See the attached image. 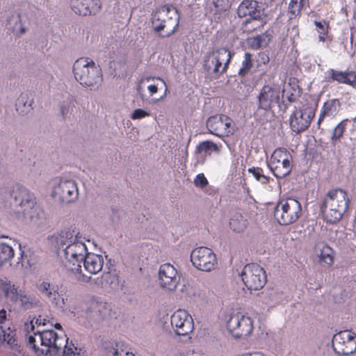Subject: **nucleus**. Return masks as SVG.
Listing matches in <instances>:
<instances>
[{
	"label": "nucleus",
	"mask_w": 356,
	"mask_h": 356,
	"mask_svg": "<svg viewBox=\"0 0 356 356\" xmlns=\"http://www.w3.org/2000/svg\"><path fill=\"white\" fill-rule=\"evenodd\" d=\"M54 238L58 255L66 260L67 270H79L80 266L76 264L77 258H82L87 251L86 238L76 227L63 230L55 234Z\"/></svg>",
	"instance_id": "1"
},
{
	"label": "nucleus",
	"mask_w": 356,
	"mask_h": 356,
	"mask_svg": "<svg viewBox=\"0 0 356 356\" xmlns=\"http://www.w3.org/2000/svg\"><path fill=\"white\" fill-rule=\"evenodd\" d=\"M5 198L12 207L16 208L18 214L21 213L25 219L29 220L33 224L42 226L45 223L44 212L37 207L35 197L26 188L16 184L9 190Z\"/></svg>",
	"instance_id": "2"
},
{
	"label": "nucleus",
	"mask_w": 356,
	"mask_h": 356,
	"mask_svg": "<svg viewBox=\"0 0 356 356\" xmlns=\"http://www.w3.org/2000/svg\"><path fill=\"white\" fill-rule=\"evenodd\" d=\"M25 330L33 332L28 336V343L39 356L59 354L65 344L66 335L60 336L53 330H35L33 321L25 324Z\"/></svg>",
	"instance_id": "3"
},
{
	"label": "nucleus",
	"mask_w": 356,
	"mask_h": 356,
	"mask_svg": "<svg viewBox=\"0 0 356 356\" xmlns=\"http://www.w3.org/2000/svg\"><path fill=\"white\" fill-rule=\"evenodd\" d=\"M349 202L344 190L336 188L328 191L320 206L324 220L330 224L339 222L347 211Z\"/></svg>",
	"instance_id": "4"
},
{
	"label": "nucleus",
	"mask_w": 356,
	"mask_h": 356,
	"mask_svg": "<svg viewBox=\"0 0 356 356\" xmlns=\"http://www.w3.org/2000/svg\"><path fill=\"white\" fill-rule=\"evenodd\" d=\"M0 291L13 305H17L23 310H29L42 306L39 298L33 293L19 289L7 277H0Z\"/></svg>",
	"instance_id": "5"
},
{
	"label": "nucleus",
	"mask_w": 356,
	"mask_h": 356,
	"mask_svg": "<svg viewBox=\"0 0 356 356\" xmlns=\"http://www.w3.org/2000/svg\"><path fill=\"white\" fill-rule=\"evenodd\" d=\"M73 73L81 85L90 88L91 90L98 88L103 80L99 65L88 58H81L74 62Z\"/></svg>",
	"instance_id": "6"
},
{
	"label": "nucleus",
	"mask_w": 356,
	"mask_h": 356,
	"mask_svg": "<svg viewBox=\"0 0 356 356\" xmlns=\"http://www.w3.org/2000/svg\"><path fill=\"white\" fill-rule=\"evenodd\" d=\"M179 23L177 10L170 6L160 7L152 15V27L161 38H168L175 33Z\"/></svg>",
	"instance_id": "7"
},
{
	"label": "nucleus",
	"mask_w": 356,
	"mask_h": 356,
	"mask_svg": "<svg viewBox=\"0 0 356 356\" xmlns=\"http://www.w3.org/2000/svg\"><path fill=\"white\" fill-rule=\"evenodd\" d=\"M109 305L102 301L92 300L81 312H72L79 321L86 327H92L102 322L109 314Z\"/></svg>",
	"instance_id": "8"
},
{
	"label": "nucleus",
	"mask_w": 356,
	"mask_h": 356,
	"mask_svg": "<svg viewBox=\"0 0 356 356\" xmlns=\"http://www.w3.org/2000/svg\"><path fill=\"white\" fill-rule=\"evenodd\" d=\"M232 55L225 48L215 49L207 53L204 59V69L209 75L216 79L224 73Z\"/></svg>",
	"instance_id": "9"
},
{
	"label": "nucleus",
	"mask_w": 356,
	"mask_h": 356,
	"mask_svg": "<svg viewBox=\"0 0 356 356\" xmlns=\"http://www.w3.org/2000/svg\"><path fill=\"white\" fill-rule=\"evenodd\" d=\"M302 211L300 202L290 197L279 201L274 211V216L280 225H289L300 218Z\"/></svg>",
	"instance_id": "10"
},
{
	"label": "nucleus",
	"mask_w": 356,
	"mask_h": 356,
	"mask_svg": "<svg viewBox=\"0 0 356 356\" xmlns=\"http://www.w3.org/2000/svg\"><path fill=\"white\" fill-rule=\"evenodd\" d=\"M104 258L101 254L88 252L87 250L82 258H77V263L80 267L79 270H69L74 274L79 282H88L90 276L83 273V270L90 275L97 274L103 268Z\"/></svg>",
	"instance_id": "11"
},
{
	"label": "nucleus",
	"mask_w": 356,
	"mask_h": 356,
	"mask_svg": "<svg viewBox=\"0 0 356 356\" xmlns=\"http://www.w3.org/2000/svg\"><path fill=\"white\" fill-rule=\"evenodd\" d=\"M285 92V88L281 90L280 87L277 85L267 84L264 86L257 97L258 108L268 111L275 105L280 106L281 99L286 108V104L284 99Z\"/></svg>",
	"instance_id": "12"
},
{
	"label": "nucleus",
	"mask_w": 356,
	"mask_h": 356,
	"mask_svg": "<svg viewBox=\"0 0 356 356\" xmlns=\"http://www.w3.org/2000/svg\"><path fill=\"white\" fill-rule=\"evenodd\" d=\"M240 276L243 284L250 291L262 289L267 282L265 270L254 263L246 264L241 272Z\"/></svg>",
	"instance_id": "13"
},
{
	"label": "nucleus",
	"mask_w": 356,
	"mask_h": 356,
	"mask_svg": "<svg viewBox=\"0 0 356 356\" xmlns=\"http://www.w3.org/2000/svg\"><path fill=\"white\" fill-rule=\"evenodd\" d=\"M191 261L198 270L210 272L217 265V259L213 251L207 247L195 248L191 253Z\"/></svg>",
	"instance_id": "14"
},
{
	"label": "nucleus",
	"mask_w": 356,
	"mask_h": 356,
	"mask_svg": "<svg viewBox=\"0 0 356 356\" xmlns=\"http://www.w3.org/2000/svg\"><path fill=\"white\" fill-rule=\"evenodd\" d=\"M56 181L51 193L54 198L67 203L74 202L78 198V188L74 180L60 179Z\"/></svg>",
	"instance_id": "15"
},
{
	"label": "nucleus",
	"mask_w": 356,
	"mask_h": 356,
	"mask_svg": "<svg viewBox=\"0 0 356 356\" xmlns=\"http://www.w3.org/2000/svg\"><path fill=\"white\" fill-rule=\"evenodd\" d=\"M227 327L234 337H245L253 330V321L250 316L238 312L230 316Z\"/></svg>",
	"instance_id": "16"
},
{
	"label": "nucleus",
	"mask_w": 356,
	"mask_h": 356,
	"mask_svg": "<svg viewBox=\"0 0 356 356\" xmlns=\"http://www.w3.org/2000/svg\"><path fill=\"white\" fill-rule=\"evenodd\" d=\"M332 347L335 353L348 355L356 351V334L350 330H343L334 335Z\"/></svg>",
	"instance_id": "17"
},
{
	"label": "nucleus",
	"mask_w": 356,
	"mask_h": 356,
	"mask_svg": "<svg viewBox=\"0 0 356 356\" xmlns=\"http://www.w3.org/2000/svg\"><path fill=\"white\" fill-rule=\"evenodd\" d=\"M35 287L42 298L50 302L53 307L63 309L65 301L58 292V285L44 280L38 282Z\"/></svg>",
	"instance_id": "18"
},
{
	"label": "nucleus",
	"mask_w": 356,
	"mask_h": 356,
	"mask_svg": "<svg viewBox=\"0 0 356 356\" xmlns=\"http://www.w3.org/2000/svg\"><path fill=\"white\" fill-rule=\"evenodd\" d=\"M237 13L239 17L245 18L244 24H247L254 21H258L261 24L263 23L264 11L257 1L243 0L238 6Z\"/></svg>",
	"instance_id": "19"
},
{
	"label": "nucleus",
	"mask_w": 356,
	"mask_h": 356,
	"mask_svg": "<svg viewBox=\"0 0 356 356\" xmlns=\"http://www.w3.org/2000/svg\"><path fill=\"white\" fill-rule=\"evenodd\" d=\"M171 325L175 333L180 336H186L194 328L191 316L184 309H178L171 316Z\"/></svg>",
	"instance_id": "20"
},
{
	"label": "nucleus",
	"mask_w": 356,
	"mask_h": 356,
	"mask_svg": "<svg viewBox=\"0 0 356 356\" xmlns=\"http://www.w3.org/2000/svg\"><path fill=\"white\" fill-rule=\"evenodd\" d=\"M232 120L224 115H216L210 117L207 121V127L210 134L218 137L228 136L232 134L230 127Z\"/></svg>",
	"instance_id": "21"
},
{
	"label": "nucleus",
	"mask_w": 356,
	"mask_h": 356,
	"mask_svg": "<svg viewBox=\"0 0 356 356\" xmlns=\"http://www.w3.org/2000/svg\"><path fill=\"white\" fill-rule=\"evenodd\" d=\"M159 281L162 288L174 291L180 281V275L173 265L169 263L163 264L159 270Z\"/></svg>",
	"instance_id": "22"
},
{
	"label": "nucleus",
	"mask_w": 356,
	"mask_h": 356,
	"mask_svg": "<svg viewBox=\"0 0 356 356\" xmlns=\"http://www.w3.org/2000/svg\"><path fill=\"white\" fill-rule=\"evenodd\" d=\"M314 115L315 113L312 108L295 110L290 117V127L292 131L298 134L306 130Z\"/></svg>",
	"instance_id": "23"
},
{
	"label": "nucleus",
	"mask_w": 356,
	"mask_h": 356,
	"mask_svg": "<svg viewBox=\"0 0 356 356\" xmlns=\"http://www.w3.org/2000/svg\"><path fill=\"white\" fill-rule=\"evenodd\" d=\"M325 79L328 82H337L340 84H346L353 88L356 86V73L352 70H338L330 68L325 72Z\"/></svg>",
	"instance_id": "24"
},
{
	"label": "nucleus",
	"mask_w": 356,
	"mask_h": 356,
	"mask_svg": "<svg viewBox=\"0 0 356 356\" xmlns=\"http://www.w3.org/2000/svg\"><path fill=\"white\" fill-rule=\"evenodd\" d=\"M11 326L12 321L8 318L6 310L0 309V343L4 342L9 345L14 343V330Z\"/></svg>",
	"instance_id": "25"
},
{
	"label": "nucleus",
	"mask_w": 356,
	"mask_h": 356,
	"mask_svg": "<svg viewBox=\"0 0 356 356\" xmlns=\"http://www.w3.org/2000/svg\"><path fill=\"white\" fill-rule=\"evenodd\" d=\"M70 6L76 14L83 16L95 13L100 8L95 0H71Z\"/></svg>",
	"instance_id": "26"
},
{
	"label": "nucleus",
	"mask_w": 356,
	"mask_h": 356,
	"mask_svg": "<svg viewBox=\"0 0 356 356\" xmlns=\"http://www.w3.org/2000/svg\"><path fill=\"white\" fill-rule=\"evenodd\" d=\"M341 108V103L339 99H333L324 103L318 120L319 126L325 116L334 117L337 115Z\"/></svg>",
	"instance_id": "27"
},
{
	"label": "nucleus",
	"mask_w": 356,
	"mask_h": 356,
	"mask_svg": "<svg viewBox=\"0 0 356 356\" xmlns=\"http://www.w3.org/2000/svg\"><path fill=\"white\" fill-rule=\"evenodd\" d=\"M291 161V159H284L280 162L275 161L274 163H268V167L277 178H283L289 175L291 171L292 165Z\"/></svg>",
	"instance_id": "28"
},
{
	"label": "nucleus",
	"mask_w": 356,
	"mask_h": 356,
	"mask_svg": "<svg viewBox=\"0 0 356 356\" xmlns=\"http://www.w3.org/2000/svg\"><path fill=\"white\" fill-rule=\"evenodd\" d=\"M33 97L30 92H23L16 101V110L22 114L25 115L33 110Z\"/></svg>",
	"instance_id": "29"
},
{
	"label": "nucleus",
	"mask_w": 356,
	"mask_h": 356,
	"mask_svg": "<svg viewBox=\"0 0 356 356\" xmlns=\"http://www.w3.org/2000/svg\"><path fill=\"white\" fill-rule=\"evenodd\" d=\"M6 237L0 236V262H6L13 258L15 252L11 243L3 241Z\"/></svg>",
	"instance_id": "30"
},
{
	"label": "nucleus",
	"mask_w": 356,
	"mask_h": 356,
	"mask_svg": "<svg viewBox=\"0 0 356 356\" xmlns=\"http://www.w3.org/2000/svg\"><path fill=\"white\" fill-rule=\"evenodd\" d=\"M247 226L248 220L241 213L234 214L229 220V227L234 232H242Z\"/></svg>",
	"instance_id": "31"
},
{
	"label": "nucleus",
	"mask_w": 356,
	"mask_h": 356,
	"mask_svg": "<svg viewBox=\"0 0 356 356\" xmlns=\"http://www.w3.org/2000/svg\"><path fill=\"white\" fill-rule=\"evenodd\" d=\"M96 284L104 289L113 288L118 284L116 274L111 272L104 273L100 278H97Z\"/></svg>",
	"instance_id": "32"
},
{
	"label": "nucleus",
	"mask_w": 356,
	"mask_h": 356,
	"mask_svg": "<svg viewBox=\"0 0 356 356\" xmlns=\"http://www.w3.org/2000/svg\"><path fill=\"white\" fill-rule=\"evenodd\" d=\"M6 26L8 29L12 30L16 33H19L23 34L25 33V29L22 27L21 24L20 15L18 13H12L8 17Z\"/></svg>",
	"instance_id": "33"
},
{
	"label": "nucleus",
	"mask_w": 356,
	"mask_h": 356,
	"mask_svg": "<svg viewBox=\"0 0 356 356\" xmlns=\"http://www.w3.org/2000/svg\"><path fill=\"white\" fill-rule=\"evenodd\" d=\"M264 302L267 305H275L282 300L283 294L276 289H268L263 293Z\"/></svg>",
	"instance_id": "34"
},
{
	"label": "nucleus",
	"mask_w": 356,
	"mask_h": 356,
	"mask_svg": "<svg viewBox=\"0 0 356 356\" xmlns=\"http://www.w3.org/2000/svg\"><path fill=\"white\" fill-rule=\"evenodd\" d=\"M155 79L158 81V83H153V84H149L147 86V90L149 91L150 95L152 96V95H154V94H156L158 92L160 83L163 84L164 86V87H165V94L161 98H159L158 99H155L156 102H158V101H159L161 99H163L164 98V97L165 96L166 93H167L168 86H167V84L165 82V81L163 80L162 79H160V78H155V77L149 76V77H146L145 79L141 80V81H145L147 82H149L150 81H154Z\"/></svg>",
	"instance_id": "35"
},
{
	"label": "nucleus",
	"mask_w": 356,
	"mask_h": 356,
	"mask_svg": "<svg viewBox=\"0 0 356 356\" xmlns=\"http://www.w3.org/2000/svg\"><path fill=\"white\" fill-rule=\"evenodd\" d=\"M69 339L66 337L65 344L61 348V351L66 356H83V350L75 346L72 341L69 342Z\"/></svg>",
	"instance_id": "36"
},
{
	"label": "nucleus",
	"mask_w": 356,
	"mask_h": 356,
	"mask_svg": "<svg viewBox=\"0 0 356 356\" xmlns=\"http://www.w3.org/2000/svg\"><path fill=\"white\" fill-rule=\"evenodd\" d=\"M319 258L321 262L324 265L327 266L332 265L334 262L332 249L325 244H322Z\"/></svg>",
	"instance_id": "37"
},
{
	"label": "nucleus",
	"mask_w": 356,
	"mask_h": 356,
	"mask_svg": "<svg viewBox=\"0 0 356 356\" xmlns=\"http://www.w3.org/2000/svg\"><path fill=\"white\" fill-rule=\"evenodd\" d=\"M220 151V147L217 144L209 140L200 143L196 149V152L200 154H210L211 152L218 154Z\"/></svg>",
	"instance_id": "38"
},
{
	"label": "nucleus",
	"mask_w": 356,
	"mask_h": 356,
	"mask_svg": "<svg viewBox=\"0 0 356 356\" xmlns=\"http://www.w3.org/2000/svg\"><path fill=\"white\" fill-rule=\"evenodd\" d=\"M248 171L251 173L254 179L261 184H266L270 181V177L264 175V170L261 168L252 167L248 168Z\"/></svg>",
	"instance_id": "39"
},
{
	"label": "nucleus",
	"mask_w": 356,
	"mask_h": 356,
	"mask_svg": "<svg viewBox=\"0 0 356 356\" xmlns=\"http://www.w3.org/2000/svg\"><path fill=\"white\" fill-rule=\"evenodd\" d=\"M253 65L252 56L250 53L245 52L244 59L242 61L241 67L238 70V74L241 76L246 75Z\"/></svg>",
	"instance_id": "40"
},
{
	"label": "nucleus",
	"mask_w": 356,
	"mask_h": 356,
	"mask_svg": "<svg viewBox=\"0 0 356 356\" xmlns=\"http://www.w3.org/2000/svg\"><path fill=\"white\" fill-rule=\"evenodd\" d=\"M348 124V120H344L340 122L333 129L332 136H331V140L333 144L335 143V142L338 140H339L341 136H343L346 126Z\"/></svg>",
	"instance_id": "41"
},
{
	"label": "nucleus",
	"mask_w": 356,
	"mask_h": 356,
	"mask_svg": "<svg viewBox=\"0 0 356 356\" xmlns=\"http://www.w3.org/2000/svg\"><path fill=\"white\" fill-rule=\"evenodd\" d=\"M307 4V3L302 2L298 0H291L289 6V12L291 14L290 19L299 15L301 13L302 8Z\"/></svg>",
	"instance_id": "42"
},
{
	"label": "nucleus",
	"mask_w": 356,
	"mask_h": 356,
	"mask_svg": "<svg viewBox=\"0 0 356 356\" xmlns=\"http://www.w3.org/2000/svg\"><path fill=\"white\" fill-rule=\"evenodd\" d=\"M123 344L118 343L114 347H112L107 352V356H134V355L127 350L122 348Z\"/></svg>",
	"instance_id": "43"
},
{
	"label": "nucleus",
	"mask_w": 356,
	"mask_h": 356,
	"mask_svg": "<svg viewBox=\"0 0 356 356\" xmlns=\"http://www.w3.org/2000/svg\"><path fill=\"white\" fill-rule=\"evenodd\" d=\"M291 159V156L285 149H277L273 153L269 163H274L275 161L280 162L284 159Z\"/></svg>",
	"instance_id": "44"
},
{
	"label": "nucleus",
	"mask_w": 356,
	"mask_h": 356,
	"mask_svg": "<svg viewBox=\"0 0 356 356\" xmlns=\"http://www.w3.org/2000/svg\"><path fill=\"white\" fill-rule=\"evenodd\" d=\"M14 243V245H18L19 250H20V258L19 259V261L17 262V264H21V266L24 268H28L30 267L32 265L31 261L28 257L27 254L25 253L24 251L22 250L21 245L15 241H13Z\"/></svg>",
	"instance_id": "45"
},
{
	"label": "nucleus",
	"mask_w": 356,
	"mask_h": 356,
	"mask_svg": "<svg viewBox=\"0 0 356 356\" xmlns=\"http://www.w3.org/2000/svg\"><path fill=\"white\" fill-rule=\"evenodd\" d=\"M137 94L139 95L140 99L143 101L144 105L150 104L152 103H156V100L149 99L143 92V90L140 85H138L136 88Z\"/></svg>",
	"instance_id": "46"
},
{
	"label": "nucleus",
	"mask_w": 356,
	"mask_h": 356,
	"mask_svg": "<svg viewBox=\"0 0 356 356\" xmlns=\"http://www.w3.org/2000/svg\"><path fill=\"white\" fill-rule=\"evenodd\" d=\"M194 184L197 187L204 188L208 184V181L203 173H200L195 177Z\"/></svg>",
	"instance_id": "47"
},
{
	"label": "nucleus",
	"mask_w": 356,
	"mask_h": 356,
	"mask_svg": "<svg viewBox=\"0 0 356 356\" xmlns=\"http://www.w3.org/2000/svg\"><path fill=\"white\" fill-rule=\"evenodd\" d=\"M150 113L147 112L145 110H143L141 108H137L134 111V112L131 114V119L132 120H138L141 119L143 118H145L147 116H149Z\"/></svg>",
	"instance_id": "48"
},
{
	"label": "nucleus",
	"mask_w": 356,
	"mask_h": 356,
	"mask_svg": "<svg viewBox=\"0 0 356 356\" xmlns=\"http://www.w3.org/2000/svg\"><path fill=\"white\" fill-rule=\"evenodd\" d=\"M314 24L316 25V27L317 29V31L320 34H324L327 33V28L325 26L324 24H323L321 22L315 21Z\"/></svg>",
	"instance_id": "49"
},
{
	"label": "nucleus",
	"mask_w": 356,
	"mask_h": 356,
	"mask_svg": "<svg viewBox=\"0 0 356 356\" xmlns=\"http://www.w3.org/2000/svg\"><path fill=\"white\" fill-rule=\"evenodd\" d=\"M251 45L255 49H259L262 47V40L261 36H257L252 40Z\"/></svg>",
	"instance_id": "50"
},
{
	"label": "nucleus",
	"mask_w": 356,
	"mask_h": 356,
	"mask_svg": "<svg viewBox=\"0 0 356 356\" xmlns=\"http://www.w3.org/2000/svg\"><path fill=\"white\" fill-rule=\"evenodd\" d=\"M33 323V325H38V327H39L40 325H45L47 323V319L45 318H43L42 316H40L38 318H37L35 321H32ZM37 328L36 330H38Z\"/></svg>",
	"instance_id": "51"
},
{
	"label": "nucleus",
	"mask_w": 356,
	"mask_h": 356,
	"mask_svg": "<svg viewBox=\"0 0 356 356\" xmlns=\"http://www.w3.org/2000/svg\"><path fill=\"white\" fill-rule=\"evenodd\" d=\"M285 89H286V92L284 93V96L286 97L288 102L291 103V102H295V100L296 99V95H294L293 93H290L289 95L287 92V89L286 88H285Z\"/></svg>",
	"instance_id": "52"
},
{
	"label": "nucleus",
	"mask_w": 356,
	"mask_h": 356,
	"mask_svg": "<svg viewBox=\"0 0 356 356\" xmlns=\"http://www.w3.org/2000/svg\"><path fill=\"white\" fill-rule=\"evenodd\" d=\"M222 2L226 3H220V0H216L214 1L216 7H227L228 6V1L227 0H222Z\"/></svg>",
	"instance_id": "53"
},
{
	"label": "nucleus",
	"mask_w": 356,
	"mask_h": 356,
	"mask_svg": "<svg viewBox=\"0 0 356 356\" xmlns=\"http://www.w3.org/2000/svg\"><path fill=\"white\" fill-rule=\"evenodd\" d=\"M69 109H70V106H66L64 104H63L61 106L60 110H61V113H62L63 116H65L68 113Z\"/></svg>",
	"instance_id": "54"
},
{
	"label": "nucleus",
	"mask_w": 356,
	"mask_h": 356,
	"mask_svg": "<svg viewBox=\"0 0 356 356\" xmlns=\"http://www.w3.org/2000/svg\"><path fill=\"white\" fill-rule=\"evenodd\" d=\"M327 35V33H324V34H320L319 33V35H318V40L319 41H321V42H324L325 40V36Z\"/></svg>",
	"instance_id": "55"
},
{
	"label": "nucleus",
	"mask_w": 356,
	"mask_h": 356,
	"mask_svg": "<svg viewBox=\"0 0 356 356\" xmlns=\"http://www.w3.org/2000/svg\"><path fill=\"white\" fill-rule=\"evenodd\" d=\"M54 327H55L56 329H58V330L61 329V325H60V323H56V324H55V325H54Z\"/></svg>",
	"instance_id": "56"
}]
</instances>
